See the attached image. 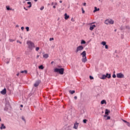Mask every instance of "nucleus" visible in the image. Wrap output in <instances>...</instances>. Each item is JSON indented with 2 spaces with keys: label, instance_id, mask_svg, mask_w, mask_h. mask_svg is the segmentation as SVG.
I'll list each match as a JSON object with an SVG mask.
<instances>
[{
  "label": "nucleus",
  "instance_id": "f3484780",
  "mask_svg": "<svg viewBox=\"0 0 130 130\" xmlns=\"http://www.w3.org/2000/svg\"><path fill=\"white\" fill-rule=\"evenodd\" d=\"M99 8H97V7H94V10H93V13H95V12H98V11H100Z\"/></svg>",
  "mask_w": 130,
  "mask_h": 130
},
{
  "label": "nucleus",
  "instance_id": "b1692460",
  "mask_svg": "<svg viewBox=\"0 0 130 130\" xmlns=\"http://www.w3.org/2000/svg\"><path fill=\"white\" fill-rule=\"evenodd\" d=\"M39 69L40 70H43L44 69V67H43V65H41V66H39Z\"/></svg>",
  "mask_w": 130,
  "mask_h": 130
},
{
  "label": "nucleus",
  "instance_id": "20e7f679",
  "mask_svg": "<svg viewBox=\"0 0 130 130\" xmlns=\"http://www.w3.org/2000/svg\"><path fill=\"white\" fill-rule=\"evenodd\" d=\"M105 24L106 25H108L109 24L113 25V24H114V21L112 19H107L105 21Z\"/></svg>",
  "mask_w": 130,
  "mask_h": 130
},
{
  "label": "nucleus",
  "instance_id": "72a5a7b5",
  "mask_svg": "<svg viewBox=\"0 0 130 130\" xmlns=\"http://www.w3.org/2000/svg\"><path fill=\"white\" fill-rule=\"evenodd\" d=\"M39 49H40L39 47H37L36 48V51H38V50H39Z\"/></svg>",
  "mask_w": 130,
  "mask_h": 130
},
{
  "label": "nucleus",
  "instance_id": "6e6552de",
  "mask_svg": "<svg viewBox=\"0 0 130 130\" xmlns=\"http://www.w3.org/2000/svg\"><path fill=\"white\" fill-rule=\"evenodd\" d=\"M41 83V81L40 80H38L36 82V83L34 84V86L35 87H38L39 86V84Z\"/></svg>",
  "mask_w": 130,
  "mask_h": 130
},
{
  "label": "nucleus",
  "instance_id": "423d86ee",
  "mask_svg": "<svg viewBox=\"0 0 130 130\" xmlns=\"http://www.w3.org/2000/svg\"><path fill=\"white\" fill-rule=\"evenodd\" d=\"M117 78H119L120 79L124 78V75H123L122 73H117Z\"/></svg>",
  "mask_w": 130,
  "mask_h": 130
},
{
  "label": "nucleus",
  "instance_id": "4c0bfd02",
  "mask_svg": "<svg viewBox=\"0 0 130 130\" xmlns=\"http://www.w3.org/2000/svg\"><path fill=\"white\" fill-rule=\"evenodd\" d=\"M127 126H129V127H130V123L129 122H127Z\"/></svg>",
  "mask_w": 130,
  "mask_h": 130
},
{
  "label": "nucleus",
  "instance_id": "bf43d9fd",
  "mask_svg": "<svg viewBox=\"0 0 130 130\" xmlns=\"http://www.w3.org/2000/svg\"><path fill=\"white\" fill-rule=\"evenodd\" d=\"M25 3H26V2H25V1L23 2V4H25Z\"/></svg>",
  "mask_w": 130,
  "mask_h": 130
},
{
  "label": "nucleus",
  "instance_id": "4be33fe9",
  "mask_svg": "<svg viewBox=\"0 0 130 130\" xmlns=\"http://www.w3.org/2000/svg\"><path fill=\"white\" fill-rule=\"evenodd\" d=\"M48 54H45L43 56L44 58H48Z\"/></svg>",
  "mask_w": 130,
  "mask_h": 130
},
{
  "label": "nucleus",
  "instance_id": "8fccbe9b",
  "mask_svg": "<svg viewBox=\"0 0 130 130\" xmlns=\"http://www.w3.org/2000/svg\"><path fill=\"white\" fill-rule=\"evenodd\" d=\"M37 58L38 59V58H39V55H38L37 56Z\"/></svg>",
  "mask_w": 130,
  "mask_h": 130
},
{
  "label": "nucleus",
  "instance_id": "1a4fd4ad",
  "mask_svg": "<svg viewBox=\"0 0 130 130\" xmlns=\"http://www.w3.org/2000/svg\"><path fill=\"white\" fill-rule=\"evenodd\" d=\"M1 93L2 94V95H6V94H7V89L4 88L1 91Z\"/></svg>",
  "mask_w": 130,
  "mask_h": 130
},
{
  "label": "nucleus",
  "instance_id": "052dcab7",
  "mask_svg": "<svg viewBox=\"0 0 130 130\" xmlns=\"http://www.w3.org/2000/svg\"><path fill=\"white\" fill-rule=\"evenodd\" d=\"M53 4H54V3H53V2H52L51 4L52 6L53 5Z\"/></svg>",
  "mask_w": 130,
  "mask_h": 130
},
{
  "label": "nucleus",
  "instance_id": "dca6fc26",
  "mask_svg": "<svg viewBox=\"0 0 130 130\" xmlns=\"http://www.w3.org/2000/svg\"><path fill=\"white\" fill-rule=\"evenodd\" d=\"M100 79H101L102 80H105V79H106V76L104 74H103L102 75V77H100Z\"/></svg>",
  "mask_w": 130,
  "mask_h": 130
},
{
  "label": "nucleus",
  "instance_id": "7c9ffc66",
  "mask_svg": "<svg viewBox=\"0 0 130 130\" xmlns=\"http://www.w3.org/2000/svg\"><path fill=\"white\" fill-rule=\"evenodd\" d=\"M27 5H29V6H31L32 5V3H31V2H28L27 3Z\"/></svg>",
  "mask_w": 130,
  "mask_h": 130
},
{
  "label": "nucleus",
  "instance_id": "473e14b6",
  "mask_svg": "<svg viewBox=\"0 0 130 130\" xmlns=\"http://www.w3.org/2000/svg\"><path fill=\"white\" fill-rule=\"evenodd\" d=\"M25 29H26L27 32L29 31V27L26 26V27H25Z\"/></svg>",
  "mask_w": 130,
  "mask_h": 130
},
{
  "label": "nucleus",
  "instance_id": "f03ea898",
  "mask_svg": "<svg viewBox=\"0 0 130 130\" xmlns=\"http://www.w3.org/2000/svg\"><path fill=\"white\" fill-rule=\"evenodd\" d=\"M80 55H82V62H86L87 61V54L86 53V51H83L81 53H80Z\"/></svg>",
  "mask_w": 130,
  "mask_h": 130
},
{
  "label": "nucleus",
  "instance_id": "c9c22d12",
  "mask_svg": "<svg viewBox=\"0 0 130 130\" xmlns=\"http://www.w3.org/2000/svg\"><path fill=\"white\" fill-rule=\"evenodd\" d=\"M105 47L106 49H108V45H106L105 46Z\"/></svg>",
  "mask_w": 130,
  "mask_h": 130
},
{
  "label": "nucleus",
  "instance_id": "6e6d98bb",
  "mask_svg": "<svg viewBox=\"0 0 130 130\" xmlns=\"http://www.w3.org/2000/svg\"><path fill=\"white\" fill-rule=\"evenodd\" d=\"M9 61H7V62H6V63H7V64H8V63H9Z\"/></svg>",
  "mask_w": 130,
  "mask_h": 130
},
{
  "label": "nucleus",
  "instance_id": "864d4df0",
  "mask_svg": "<svg viewBox=\"0 0 130 130\" xmlns=\"http://www.w3.org/2000/svg\"><path fill=\"white\" fill-rule=\"evenodd\" d=\"M19 75H20V74L19 73H17V74H16V76H19Z\"/></svg>",
  "mask_w": 130,
  "mask_h": 130
},
{
  "label": "nucleus",
  "instance_id": "cd10ccee",
  "mask_svg": "<svg viewBox=\"0 0 130 130\" xmlns=\"http://www.w3.org/2000/svg\"><path fill=\"white\" fill-rule=\"evenodd\" d=\"M115 72H114V74L112 75V77L114 78H116V75H115Z\"/></svg>",
  "mask_w": 130,
  "mask_h": 130
},
{
  "label": "nucleus",
  "instance_id": "39448f33",
  "mask_svg": "<svg viewBox=\"0 0 130 130\" xmlns=\"http://www.w3.org/2000/svg\"><path fill=\"white\" fill-rule=\"evenodd\" d=\"M84 49V47L82 45L79 46L77 47L76 50L75 51L76 53H78L79 51H82Z\"/></svg>",
  "mask_w": 130,
  "mask_h": 130
},
{
  "label": "nucleus",
  "instance_id": "9d476101",
  "mask_svg": "<svg viewBox=\"0 0 130 130\" xmlns=\"http://www.w3.org/2000/svg\"><path fill=\"white\" fill-rule=\"evenodd\" d=\"M94 28H96V25H95V24L91 25L89 27V30H90V31H92V30L94 29Z\"/></svg>",
  "mask_w": 130,
  "mask_h": 130
},
{
  "label": "nucleus",
  "instance_id": "13d9d810",
  "mask_svg": "<svg viewBox=\"0 0 130 130\" xmlns=\"http://www.w3.org/2000/svg\"><path fill=\"white\" fill-rule=\"evenodd\" d=\"M35 2H38V0H34Z\"/></svg>",
  "mask_w": 130,
  "mask_h": 130
},
{
  "label": "nucleus",
  "instance_id": "412c9836",
  "mask_svg": "<svg viewBox=\"0 0 130 130\" xmlns=\"http://www.w3.org/2000/svg\"><path fill=\"white\" fill-rule=\"evenodd\" d=\"M6 9L7 10V11H14V9L10 8V6H6Z\"/></svg>",
  "mask_w": 130,
  "mask_h": 130
},
{
  "label": "nucleus",
  "instance_id": "6ab92c4d",
  "mask_svg": "<svg viewBox=\"0 0 130 130\" xmlns=\"http://www.w3.org/2000/svg\"><path fill=\"white\" fill-rule=\"evenodd\" d=\"M101 104L103 105V104H106V101L105 100H103L101 102Z\"/></svg>",
  "mask_w": 130,
  "mask_h": 130
},
{
  "label": "nucleus",
  "instance_id": "680f3d73",
  "mask_svg": "<svg viewBox=\"0 0 130 130\" xmlns=\"http://www.w3.org/2000/svg\"><path fill=\"white\" fill-rule=\"evenodd\" d=\"M58 68H61V66H58Z\"/></svg>",
  "mask_w": 130,
  "mask_h": 130
},
{
  "label": "nucleus",
  "instance_id": "37998d69",
  "mask_svg": "<svg viewBox=\"0 0 130 130\" xmlns=\"http://www.w3.org/2000/svg\"><path fill=\"white\" fill-rule=\"evenodd\" d=\"M83 6L86 7V6H87V4L86 3H83Z\"/></svg>",
  "mask_w": 130,
  "mask_h": 130
},
{
  "label": "nucleus",
  "instance_id": "393cba45",
  "mask_svg": "<svg viewBox=\"0 0 130 130\" xmlns=\"http://www.w3.org/2000/svg\"><path fill=\"white\" fill-rule=\"evenodd\" d=\"M101 44L102 45H103V46H105V45H106V42L103 41V42H102Z\"/></svg>",
  "mask_w": 130,
  "mask_h": 130
},
{
  "label": "nucleus",
  "instance_id": "79ce46f5",
  "mask_svg": "<svg viewBox=\"0 0 130 130\" xmlns=\"http://www.w3.org/2000/svg\"><path fill=\"white\" fill-rule=\"evenodd\" d=\"M122 121H123V122H125V123H127V122L126 121V120H123V119H122Z\"/></svg>",
  "mask_w": 130,
  "mask_h": 130
},
{
  "label": "nucleus",
  "instance_id": "58836bf2",
  "mask_svg": "<svg viewBox=\"0 0 130 130\" xmlns=\"http://www.w3.org/2000/svg\"><path fill=\"white\" fill-rule=\"evenodd\" d=\"M50 41H52V40H54V39L53 38H51L49 39Z\"/></svg>",
  "mask_w": 130,
  "mask_h": 130
},
{
  "label": "nucleus",
  "instance_id": "aec40b11",
  "mask_svg": "<svg viewBox=\"0 0 130 130\" xmlns=\"http://www.w3.org/2000/svg\"><path fill=\"white\" fill-rule=\"evenodd\" d=\"M108 115H105L104 116V117H107V118L106 119V120H108L109 119H110L111 117L109 116H107Z\"/></svg>",
  "mask_w": 130,
  "mask_h": 130
},
{
  "label": "nucleus",
  "instance_id": "3c124183",
  "mask_svg": "<svg viewBox=\"0 0 130 130\" xmlns=\"http://www.w3.org/2000/svg\"><path fill=\"white\" fill-rule=\"evenodd\" d=\"M53 9H55V8H56V7H55V6H53Z\"/></svg>",
  "mask_w": 130,
  "mask_h": 130
},
{
  "label": "nucleus",
  "instance_id": "5fc2aeb1",
  "mask_svg": "<svg viewBox=\"0 0 130 130\" xmlns=\"http://www.w3.org/2000/svg\"><path fill=\"white\" fill-rule=\"evenodd\" d=\"M59 3H60V4H61V3H62V1H59Z\"/></svg>",
  "mask_w": 130,
  "mask_h": 130
},
{
  "label": "nucleus",
  "instance_id": "4468645a",
  "mask_svg": "<svg viewBox=\"0 0 130 130\" xmlns=\"http://www.w3.org/2000/svg\"><path fill=\"white\" fill-rule=\"evenodd\" d=\"M10 107V105H6L5 106V107L4 108V110L5 111H8V110H9V108L8 107Z\"/></svg>",
  "mask_w": 130,
  "mask_h": 130
},
{
  "label": "nucleus",
  "instance_id": "7ed1b4c3",
  "mask_svg": "<svg viewBox=\"0 0 130 130\" xmlns=\"http://www.w3.org/2000/svg\"><path fill=\"white\" fill-rule=\"evenodd\" d=\"M27 44L30 50H33V49L35 48V45L34 44V43L30 41H27Z\"/></svg>",
  "mask_w": 130,
  "mask_h": 130
},
{
  "label": "nucleus",
  "instance_id": "a878e982",
  "mask_svg": "<svg viewBox=\"0 0 130 130\" xmlns=\"http://www.w3.org/2000/svg\"><path fill=\"white\" fill-rule=\"evenodd\" d=\"M81 44H86V41L85 40H81Z\"/></svg>",
  "mask_w": 130,
  "mask_h": 130
},
{
  "label": "nucleus",
  "instance_id": "f8f14e48",
  "mask_svg": "<svg viewBox=\"0 0 130 130\" xmlns=\"http://www.w3.org/2000/svg\"><path fill=\"white\" fill-rule=\"evenodd\" d=\"M105 114H106L105 115H109V114L110 113V110H109L106 109L105 110Z\"/></svg>",
  "mask_w": 130,
  "mask_h": 130
},
{
  "label": "nucleus",
  "instance_id": "603ef678",
  "mask_svg": "<svg viewBox=\"0 0 130 130\" xmlns=\"http://www.w3.org/2000/svg\"><path fill=\"white\" fill-rule=\"evenodd\" d=\"M53 62H54V61H52L51 62V64H53Z\"/></svg>",
  "mask_w": 130,
  "mask_h": 130
},
{
  "label": "nucleus",
  "instance_id": "de8ad7c7",
  "mask_svg": "<svg viewBox=\"0 0 130 130\" xmlns=\"http://www.w3.org/2000/svg\"><path fill=\"white\" fill-rule=\"evenodd\" d=\"M23 9L25 10V11H28V9L25 8V7H24Z\"/></svg>",
  "mask_w": 130,
  "mask_h": 130
},
{
  "label": "nucleus",
  "instance_id": "2eb2a0df",
  "mask_svg": "<svg viewBox=\"0 0 130 130\" xmlns=\"http://www.w3.org/2000/svg\"><path fill=\"white\" fill-rule=\"evenodd\" d=\"M64 16L65 20H68V19H69V18H70V16L68 15V14H67V13H65Z\"/></svg>",
  "mask_w": 130,
  "mask_h": 130
},
{
  "label": "nucleus",
  "instance_id": "0eeeda50",
  "mask_svg": "<svg viewBox=\"0 0 130 130\" xmlns=\"http://www.w3.org/2000/svg\"><path fill=\"white\" fill-rule=\"evenodd\" d=\"M78 126H79V123H78V122L76 121L75 123H74L73 128H75V129H78Z\"/></svg>",
  "mask_w": 130,
  "mask_h": 130
},
{
  "label": "nucleus",
  "instance_id": "4d7b16f0",
  "mask_svg": "<svg viewBox=\"0 0 130 130\" xmlns=\"http://www.w3.org/2000/svg\"><path fill=\"white\" fill-rule=\"evenodd\" d=\"M20 107H23V105H21Z\"/></svg>",
  "mask_w": 130,
  "mask_h": 130
},
{
  "label": "nucleus",
  "instance_id": "bb28decb",
  "mask_svg": "<svg viewBox=\"0 0 130 130\" xmlns=\"http://www.w3.org/2000/svg\"><path fill=\"white\" fill-rule=\"evenodd\" d=\"M87 121H88V120H87L86 119H83V123H87Z\"/></svg>",
  "mask_w": 130,
  "mask_h": 130
},
{
  "label": "nucleus",
  "instance_id": "c03bdc74",
  "mask_svg": "<svg viewBox=\"0 0 130 130\" xmlns=\"http://www.w3.org/2000/svg\"><path fill=\"white\" fill-rule=\"evenodd\" d=\"M120 29L122 31V30H123V26H121Z\"/></svg>",
  "mask_w": 130,
  "mask_h": 130
},
{
  "label": "nucleus",
  "instance_id": "338daca9",
  "mask_svg": "<svg viewBox=\"0 0 130 130\" xmlns=\"http://www.w3.org/2000/svg\"><path fill=\"white\" fill-rule=\"evenodd\" d=\"M0 121H2V119L0 118Z\"/></svg>",
  "mask_w": 130,
  "mask_h": 130
},
{
  "label": "nucleus",
  "instance_id": "5701e85b",
  "mask_svg": "<svg viewBox=\"0 0 130 130\" xmlns=\"http://www.w3.org/2000/svg\"><path fill=\"white\" fill-rule=\"evenodd\" d=\"M21 74H27L28 73V71L27 70L22 71L20 72Z\"/></svg>",
  "mask_w": 130,
  "mask_h": 130
},
{
  "label": "nucleus",
  "instance_id": "9b49d317",
  "mask_svg": "<svg viewBox=\"0 0 130 130\" xmlns=\"http://www.w3.org/2000/svg\"><path fill=\"white\" fill-rule=\"evenodd\" d=\"M6 127L5 126L4 123H2L1 124V126L0 127V129H6Z\"/></svg>",
  "mask_w": 130,
  "mask_h": 130
},
{
  "label": "nucleus",
  "instance_id": "c756f323",
  "mask_svg": "<svg viewBox=\"0 0 130 130\" xmlns=\"http://www.w3.org/2000/svg\"><path fill=\"white\" fill-rule=\"evenodd\" d=\"M22 120H23V121H24L25 123H26V120L25 119V118L23 116L22 117Z\"/></svg>",
  "mask_w": 130,
  "mask_h": 130
},
{
  "label": "nucleus",
  "instance_id": "2f4dec72",
  "mask_svg": "<svg viewBox=\"0 0 130 130\" xmlns=\"http://www.w3.org/2000/svg\"><path fill=\"white\" fill-rule=\"evenodd\" d=\"M15 40H13V39H9V41L10 42H14V41H15Z\"/></svg>",
  "mask_w": 130,
  "mask_h": 130
},
{
  "label": "nucleus",
  "instance_id": "c85d7f7f",
  "mask_svg": "<svg viewBox=\"0 0 130 130\" xmlns=\"http://www.w3.org/2000/svg\"><path fill=\"white\" fill-rule=\"evenodd\" d=\"M89 79H90V80H94V77H93V76H90Z\"/></svg>",
  "mask_w": 130,
  "mask_h": 130
},
{
  "label": "nucleus",
  "instance_id": "49530a36",
  "mask_svg": "<svg viewBox=\"0 0 130 130\" xmlns=\"http://www.w3.org/2000/svg\"><path fill=\"white\" fill-rule=\"evenodd\" d=\"M21 29L23 31V30H24V26L21 27Z\"/></svg>",
  "mask_w": 130,
  "mask_h": 130
},
{
  "label": "nucleus",
  "instance_id": "774afa93",
  "mask_svg": "<svg viewBox=\"0 0 130 130\" xmlns=\"http://www.w3.org/2000/svg\"><path fill=\"white\" fill-rule=\"evenodd\" d=\"M102 113H104V112L102 111Z\"/></svg>",
  "mask_w": 130,
  "mask_h": 130
},
{
  "label": "nucleus",
  "instance_id": "0e129e2a",
  "mask_svg": "<svg viewBox=\"0 0 130 130\" xmlns=\"http://www.w3.org/2000/svg\"><path fill=\"white\" fill-rule=\"evenodd\" d=\"M116 30H117L116 29H115V30H114V31H115V32H116Z\"/></svg>",
  "mask_w": 130,
  "mask_h": 130
},
{
  "label": "nucleus",
  "instance_id": "f257e3e1",
  "mask_svg": "<svg viewBox=\"0 0 130 130\" xmlns=\"http://www.w3.org/2000/svg\"><path fill=\"white\" fill-rule=\"evenodd\" d=\"M54 73H57L60 75H63L64 73V69L63 68H55L54 70Z\"/></svg>",
  "mask_w": 130,
  "mask_h": 130
},
{
  "label": "nucleus",
  "instance_id": "a211bd4d",
  "mask_svg": "<svg viewBox=\"0 0 130 130\" xmlns=\"http://www.w3.org/2000/svg\"><path fill=\"white\" fill-rule=\"evenodd\" d=\"M69 93L70 94H71V95H73V94H74V93H76V91L70 90H69Z\"/></svg>",
  "mask_w": 130,
  "mask_h": 130
},
{
  "label": "nucleus",
  "instance_id": "f704fd0d",
  "mask_svg": "<svg viewBox=\"0 0 130 130\" xmlns=\"http://www.w3.org/2000/svg\"><path fill=\"white\" fill-rule=\"evenodd\" d=\"M81 10H82V14H84L85 13V10H84V8H82Z\"/></svg>",
  "mask_w": 130,
  "mask_h": 130
},
{
  "label": "nucleus",
  "instance_id": "a19ab883",
  "mask_svg": "<svg viewBox=\"0 0 130 130\" xmlns=\"http://www.w3.org/2000/svg\"><path fill=\"white\" fill-rule=\"evenodd\" d=\"M74 99L75 100H77L78 99V96H74Z\"/></svg>",
  "mask_w": 130,
  "mask_h": 130
},
{
  "label": "nucleus",
  "instance_id": "a18cd8bd",
  "mask_svg": "<svg viewBox=\"0 0 130 130\" xmlns=\"http://www.w3.org/2000/svg\"><path fill=\"white\" fill-rule=\"evenodd\" d=\"M31 7H32V5H29L28 6H27V8L30 9V8H31Z\"/></svg>",
  "mask_w": 130,
  "mask_h": 130
},
{
  "label": "nucleus",
  "instance_id": "69168bd1",
  "mask_svg": "<svg viewBox=\"0 0 130 130\" xmlns=\"http://www.w3.org/2000/svg\"><path fill=\"white\" fill-rule=\"evenodd\" d=\"M16 27H19V25H17L16 26Z\"/></svg>",
  "mask_w": 130,
  "mask_h": 130
},
{
  "label": "nucleus",
  "instance_id": "e433bc0d",
  "mask_svg": "<svg viewBox=\"0 0 130 130\" xmlns=\"http://www.w3.org/2000/svg\"><path fill=\"white\" fill-rule=\"evenodd\" d=\"M17 43H20V44H22V42H20V41H19V40H17Z\"/></svg>",
  "mask_w": 130,
  "mask_h": 130
},
{
  "label": "nucleus",
  "instance_id": "ddd939ff",
  "mask_svg": "<svg viewBox=\"0 0 130 130\" xmlns=\"http://www.w3.org/2000/svg\"><path fill=\"white\" fill-rule=\"evenodd\" d=\"M106 75V78H108V79H110L111 78V74L106 73V75Z\"/></svg>",
  "mask_w": 130,
  "mask_h": 130
},
{
  "label": "nucleus",
  "instance_id": "ea45409f",
  "mask_svg": "<svg viewBox=\"0 0 130 130\" xmlns=\"http://www.w3.org/2000/svg\"><path fill=\"white\" fill-rule=\"evenodd\" d=\"M44 9V7H42L41 8H40V10L41 11H43V10Z\"/></svg>",
  "mask_w": 130,
  "mask_h": 130
},
{
  "label": "nucleus",
  "instance_id": "e2e57ef3",
  "mask_svg": "<svg viewBox=\"0 0 130 130\" xmlns=\"http://www.w3.org/2000/svg\"><path fill=\"white\" fill-rule=\"evenodd\" d=\"M57 5V3H55V6H56Z\"/></svg>",
  "mask_w": 130,
  "mask_h": 130
},
{
  "label": "nucleus",
  "instance_id": "09e8293b",
  "mask_svg": "<svg viewBox=\"0 0 130 130\" xmlns=\"http://www.w3.org/2000/svg\"><path fill=\"white\" fill-rule=\"evenodd\" d=\"M71 21H72L73 22L75 21V20H74V18H73L71 19Z\"/></svg>",
  "mask_w": 130,
  "mask_h": 130
}]
</instances>
